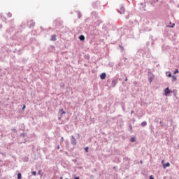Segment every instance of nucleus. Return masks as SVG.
<instances>
[{
    "instance_id": "f03ea898",
    "label": "nucleus",
    "mask_w": 179,
    "mask_h": 179,
    "mask_svg": "<svg viewBox=\"0 0 179 179\" xmlns=\"http://www.w3.org/2000/svg\"><path fill=\"white\" fill-rule=\"evenodd\" d=\"M64 114H66V112H65V110H64V109H61L59 110L58 112V120H61V118H62Z\"/></svg>"
},
{
    "instance_id": "423d86ee",
    "label": "nucleus",
    "mask_w": 179,
    "mask_h": 179,
    "mask_svg": "<svg viewBox=\"0 0 179 179\" xmlns=\"http://www.w3.org/2000/svg\"><path fill=\"white\" fill-rule=\"evenodd\" d=\"M164 94L165 96H169V93H170V89L169 87L166 88L164 90Z\"/></svg>"
},
{
    "instance_id": "a878e982",
    "label": "nucleus",
    "mask_w": 179,
    "mask_h": 179,
    "mask_svg": "<svg viewBox=\"0 0 179 179\" xmlns=\"http://www.w3.org/2000/svg\"><path fill=\"white\" fill-rule=\"evenodd\" d=\"M61 179L64 178L63 177H60Z\"/></svg>"
},
{
    "instance_id": "f3484780",
    "label": "nucleus",
    "mask_w": 179,
    "mask_h": 179,
    "mask_svg": "<svg viewBox=\"0 0 179 179\" xmlns=\"http://www.w3.org/2000/svg\"><path fill=\"white\" fill-rule=\"evenodd\" d=\"M32 174H33V176H36V174H37V172H36V171H34V172H32Z\"/></svg>"
},
{
    "instance_id": "b1692460",
    "label": "nucleus",
    "mask_w": 179,
    "mask_h": 179,
    "mask_svg": "<svg viewBox=\"0 0 179 179\" xmlns=\"http://www.w3.org/2000/svg\"><path fill=\"white\" fill-rule=\"evenodd\" d=\"M131 114H134V110L131 111Z\"/></svg>"
},
{
    "instance_id": "f257e3e1",
    "label": "nucleus",
    "mask_w": 179,
    "mask_h": 179,
    "mask_svg": "<svg viewBox=\"0 0 179 179\" xmlns=\"http://www.w3.org/2000/svg\"><path fill=\"white\" fill-rule=\"evenodd\" d=\"M117 12L120 13V15H124V13H125V8L124 7V6H119L117 8Z\"/></svg>"
},
{
    "instance_id": "20e7f679",
    "label": "nucleus",
    "mask_w": 179,
    "mask_h": 179,
    "mask_svg": "<svg viewBox=\"0 0 179 179\" xmlns=\"http://www.w3.org/2000/svg\"><path fill=\"white\" fill-rule=\"evenodd\" d=\"M71 143L75 146L76 145V138L73 136H71Z\"/></svg>"
},
{
    "instance_id": "a211bd4d",
    "label": "nucleus",
    "mask_w": 179,
    "mask_h": 179,
    "mask_svg": "<svg viewBox=\"0 0 179 179\" xmlns=\"http://www.w3.org/2000/svg\"><path fill=\"white\" fill-rule=\"evenodd\" d=\"M174 26H176V24H172V25L171 26V27L173 29V27H174Z\"/></svg>"
},
{
    "instance_id": "393cba45",
    "label": "nucleus",
    "mask_w": 179,
    "mask_h": 179,
    "mask_svg": "<svg viewBox=\"0 0 179 179\" xmlns=\"http://www.w3.org/2000/svg\"><path fill=\"white\" fill-rule=\"evenodd\" d=\"M57 149H59V145L57 146Z\"/></svg>"
},
{
    "instance_id": "9d476101",
    "label": "nucleus",
    "mask_w": 179,
    "mask_h": 179,
    "mask_svg": "<svg viewBox=\"0 0 179 179\" xmlns=\"http://www.w3.org/2000/svg\"><path fill=\"white\" fill-rule=\"evenodd\" d=\"M176 80H177V76H172V82H176Z\"/></svg>"
},
{
    "instance_id": "6e6552de",
    "label": "nucleus",
    "mask_w": 179,
    "mask_h": 179,
    "mask_svg": "<svg viewBox=\"0 0 179 179\" xmlns=\"http://www.w3.org/2000/svg\"><path fill=\"white\" fill-rule=\"evenodd\" d=\"M79 38H80V40L81 41H84V40H85V36L81 35V36H79Z\"/></svg>"
},
{
    "instance_id": "ddd939ff",
    "label": "nucleus",
    "mask_w": 179,
    "mask_h": 179,
    "mask_svg": "<svg viewBox=\"0 0 179 179\" xmlns=\"http://www.w3.org/2000/svg\"><path fill=\"white\" fill-rule=\"evenodd\" d=\"M166 75H168L169 78H171V72H170V71L167 72Z\"/></svg>"
},
{
    "instance_id": "bb28decb",
    "label": "nucleus",
    "mask_w": 179,
    "mask_h": 179,
    "mask_svg": "<svg viewBox=\"0 0 179 179\" xmlns=\"http://www.w3.org/2000/svg\"><path fill=\"white\" fill-rule=\"evenodd\" d=\"M78 137H79V134H78Z\"/></svg>"
},
{
    "instance_id": "4468645a",
    "label": "nucleus",
    "mask_w": 179,
    "mask_h": 179,
    "mask_svg": "<svg viewBox=\"0 0 179 179\" xmlns=\"http://www.w3.org/2000/svg\"><path fill=\"white\" fill-rule=\"evenodd\" d=\"M178 69H176L175 71H174V75H177V73H178Z\"/></svg>"
},
{
    "instance_id": "4be33fe9",
    "label": "nucleus",
    "mask_w": 179,
    "mask_h": 179,
    "mask_svg": "<svg viewBox=\"0 0 179 179\" xmlns=\"http://www.w3.org/2000/svg\"><path fill=\"white\" fill-rule=\"evenodd\" d=\"M74 179H80L79 177H76Z\"/></svg>"
},
{
    "instance_id": "1a4fd4ad",
    "label": "nucleus",
    "mask_w": 179,
    "mask_h": 179,
    "mask_svg": "<svg viewBox=\"0 0 179 179\" xmlns=\"http://www.w3.org/2000/svg\"><path fill=\"white\" fill-rule=\"evenodd\" d=\"M148 125V122L146 121H144L141 123V127H146Z\"/></svg>"
},
{
    "instance_id": "aec40b11",
    "label": "nucleus",
    "mask_w": 179,
    "mask_h": 179,
    "mask_svg": "<svg viewBox=\"0 0 179 179\" xmlns=\"http://www.w3.org/2000/svg\"><path fill=\"white\" fill-rule=\"evenodd\" d=\"M150 179H155V178L153 176H150Z\"/></svg>"
},
{
    "instance_id": "2eb2a0df",
    "label": "nucleus",
    "mask_w": 179,
    "mask_h": 179,
    "mask_svg": "<svg viewBox=\"0 0 179 179\" xmlns=\"http://www.w3.org/2000/svg\"><path fill=\"white\" fill-rule=\"evenodd\" d=\"M131 142H135V137H132L131 138Z\"/></svg>"
},
{
    "instance_id": "0eeeda50",
    "label": "nucleus",
    "mask_w": 179,
    "mask_h": 179,
    "mask_svg": "<svg viewBox=\"0 0 179 179\" xmlns=\"http://www.w3.org/2000/svg\"><path fill=\"white\" fill-rule=\"evenodd\" d=\"M51 40L52 41H57V35H52Z\"/></svg>"
},
{
    "instance_id": "7ed1b4c3",
    "label": "nucleus",
    "mask_w": 179,
    "mask_h": 179,
    "mask_svg": "<svg viewBox=\"0 0 179 179\" xmlns=\"http://www.w3.org/2000/svg\"><path fill=\"white\" fill-rule=\"evenodd\" d=\"M162 164L163 166V169H167V167H170V162L164 164V159L162 161Z\"/></svg>"
},
{
    "instance_id": "412c9836",
    "label": "nucleus",
    "mask_w": 179,
    "mask_h": 179,
    "mask_svg": "<svg viewBox=\"0 0 179 179\" xmlns=\"http://www.w3.org/2000/svg\"><path fill=\"white\" fill-rule=\"evenodd\" d=\"M124 80H125V82H128V78H126Z\"/></svg>"
},
{
    "instance_id": "9b49d317",
    "label": "nucleus",
    "mask_w": 179,
    "mask_h": 179,
    "mask_svg": "<svg viewBox=\"0 0 179 179\" xmlns=\"http://www.w3.org/2000/svg\"><path fill=\"white\" fill-rule=\"evenodd\" d=\"M155 79V76H152V77L150 78V83H152V81Z\"/></svg>"
},
{
    "instance_id": "39448f33",
    "label": "nucleus",
    "mask_w": 179,
    "mask_h": 179,
    "mask_svg": "<svg viewBox=\"0 0 179 179\" xmlns=\"http://www.w3.org/2000/svg\"><path fill=\"white\" fill-rule=\"evenodd\" d=\"M106 77H107V75H106V73H102L100 75V78L101 79V80H104V79H106Z\"/></svg>"
},
{
    "instance_id": "dca6fc26",
    "label": "nucleus",
    "mask_w": 179,
    "mask_h": 179,
    "mask_svg": "<svg viewBox=\"0 0 179 179\" xmlns=\"http://www.w3.org/2000/svg\"><path fill=\"white\" fill-rule=\"evenodd\" d=\"M85 152H89V148L88 147H85Z\"/></svg>"
},
{
    "instance_id": "6ab92c4d",
    "label": "nucleus",
    "mask_w": 179,
    "mask_h": 179,
    "mask_svg": "<svg viewBox=\"0 0 179 179\" xmlns=\"http://www.w3.org/2000/svg\"><path fill=\"white\" fill-rule=\"evenodd\" d=\"M26 108V105H24L22 107V110H24Z\"/></svg>"
},
{
    "instance_id": "5701e85b",
    "label": "nucleus",
    "mask_w": 179,
    "mask_h": 179,
    "mask_svg": "<svg viewBox=\"0 0 179 179\" xmlns=\"http://www.w3.org/2000/svg\"><path fill=\"white\" fill-rule=\"evenodd\" d=\"M61 139H62V141H64V137H62Z\"/></svg>"
},
{
    "instance_id": "f8f14e48",
    "label": "nucleus",
    "mask_w": 179,
    "mask_h": 179,
    "mask_svg": "<svg viewBox=\"0 0 179 179\" xmlns=\"http://www.w3.org/2000/svg\"><path fill=\"white\" fill-rule=\"evenodd\" d=\"M17 179H22V173H17Z\"/></svg>"
}]
</instances>
